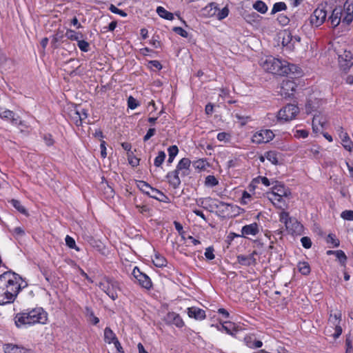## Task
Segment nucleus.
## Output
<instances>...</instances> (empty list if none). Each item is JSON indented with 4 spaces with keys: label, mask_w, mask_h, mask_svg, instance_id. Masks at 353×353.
I'll use <instances>...</instances> for the list:
<instances>
[{
    "label": "nucleus",
    "mask_w": 353,
    "mask_h": 353,
    "mask_svg": "<svg viewBox=\"0 0 353 353\" xmlns=\"http://www.w3.org/2000/svg\"><path fill=\"white\" fill-rule=\"evenodd\" d=\"M252 195L248 191H243L242 193V197L241 199V203L242 205H246L251 201Z\"/></svg>",
    "instance_id": "52"
},
{
    "label": "nucleus",
    "mask_w": 353,
    "mask_h": 353,
    "mask_svg": "<svg viewBox=\"0 0 353 353\" xmlns=\"http://www.w3.org/2000/svg\"><path fill=\"white\" fill-rule=\"evenodd\" d=\"M341 217L344 220L353 221V210H345L342 212Z\"/></svg>",
    "instance_id": "55"
},
{
    "label": "nucleus",
    "mask_w": 353,
    "mask_h": 353,
    "mask_svg": "<svg viewBox=\"0 0 353 353\" xmlns=\"http://www.w3.org/2000/svg\"><path fill=\"white\" fill-rule=\"evenodd\" d=\"M208 165L207 161L204 159H200L192 162V166L196 170H203Z\"/></svg>",
    "instance_id": "36"
},
{
    "label": "nucleus",
    "mask_w": 353,
    "mask_h": 353,
    "mask_svg": "<svg viewBox=\"0 0 353 353\" xmlns=\"http://www.w3.org/2000/svg\"><path fill=\"white\" fill-rule=\"evenodd\" d=\"M11 232L15 238H19L25 235L24 230L21 227L14 228Z\"/></svg>",
    "instance_id": "56"
},
{
    "label": "nucleus",
    "mask_w": 353,
    "mask_h": 353,
    "mask_svg": "<svg viewBox=\"0 0 353 353\" xmlns=\"http://www.w3.org/2000/svg\"><path fill=\"white\" fill-rule=\"evenodd\" d=\"M322 103V100L317 99H314V100H312V99H310L305 104V108L307 110H316L319 108H322L321 105Z\"/></svg>",
    "instance_id": "29"
},
{
    "label": "nucleus",
    "mask_w": 353,
    "mask_h": 353,
    "mask_svg": "<svg viewBox=\"0 0 353 353\" xmlns=\"http://www.w3.org/2000/svg\"><path fill=\"white\" fill-rule=\"evenodd\" d=\"M254 341L255 339L252 336L248 335L244 337V343L250 348L254 349Z\"/></svg>",
    "instance_id": "59"
},
{
    "label": "nucleus",
    "mask_w": 353,
    "mask_h": 353,
    "mask_svg": "<svg viewBox=\"0 0 353 353\" xmlns=\"http://www.w3.org/2000/svg\"><path fill=\"white\" fill-rule=\"evenodd\" d=\"M265 157L274 165L279 163L277 153L275 151H268L265 152Z\"/></svg>",
    "instance_id": "40"
},
{
    "label": "nucleus",
    "mask_w": 353,
    "mask_h": 353,
    "mask_svg": "<svg viewBox=\"0 0 353 353\" xmlns=\"http://www.w3.org/2000/svg\"><path fill=\"white\" fill-rule=\"evenodd\" d=\"M279 221L285 225L286 228L292 229L290 224L293 221L288 212L284 211L281 212L279 214Z\"/></svg>",
    "instance_id": "30"
},
{
    "label": "nucleus",
    "mask_w": 353,
    "mask_h": 353,
    "mask_svg": "<svg viewBox=\"0 0 353 353\" xmlns=\"http://www.w3.org/2000/svg\"><path fill=\"white\" fill-rule=\"evenodd\" d=\"M339 61H341L342 60L347 62L346 65L350 66L353 63V59L351 54L350 52L345 51L343 54L339 55Z\"/></svg>",
    "instance_id": "45"
},
{
    "label": "nucleus",
    "mask_w": 353,
    "mask_h": 353,
    "mask_svg": "<svg viewBox=\"0 0 353 353\" xmlns=\"http://www.w3.org/2000/svg\"><path fill=\"white\" fill-rule=\"evenodd\" d=\"M179 175L181 176V172L176 168L174 171L169 172L166 175L169 184L175 189L181 185Z\"/></svg>",
    "instance_id": "15"
},
{
    "label": "nucleus",
    "mask_w": 353,
    "mask_h": 353,
    "mask_svg": "<svg viewBox=\"0 0 353 353\" xmlns=\"http://www.w3.org/2000/svg\"><path fill=\"white\" fill-rule=\"evenodd\" d=\"M164 321L168 325H174L177 327H182L184 322L180 315L174 312H168L164 318Z\"/></svg>",
    "instance_id": "12"
},
{
    "label": "nucleus",
    "mask_w": 353,
    "mask_h": 353,
    "mask_svg": "<svg viewBox=\"0 0 353 353\" xmlns=\"http://www.w3.org/2000/svg\"><path fill=\"white\" fill-rule=\"evenodd\" d=\"M219 10L218 6L216 3L212 2L209 3L201 10V14L205 17H212L216 16Z\"/></svg>",
    "instance_id": "20"
},
{
    "label": "nucleus",
    "mask_w": 353,
    "mask_h": 353,
    "mask_svg": "<svg viewBox=\"0 0 353 353\" xmlns=\"http://www.w3.org/2000/svg\"><path fill=\"white\" fill-rule=\"evenodd\" d=\"M9 202L19 212H21L23 214L28 215V211L26 210V208L23 205H22V204L19 200L13 199H11Z\"/></svg>",
    "instance_id": "33"
},
{
    "label": "nucleus",
    "mask_w": 353,
    "mask_h": 353,
    "mask_svg": "<svg viewBox=\"0 0 353 353\" xmlns=\"http://www.w3.org/2000/svg\"><path fill=\"white\" fill-rule=\"evenodd\" d=\"M216 138L219 141L229 143L231 140V135L229 133L222 132L218 133Z\"/></svg>",
    "instance_id": "49"
},
{
    "label": "nucleus",
    "mask_w": 353,
    "mask_h": 353,
    "mask_svg": "<svg viewBox=\"0 0 353 353\" xmlns=\"http://www.w3.org/2000/svg\"><path fill=\"white\" fill-rule=\"evenodd\" d=\"M8 65V68L10 65H13L12 60L8 59L3 54L0 53V68L6 69V65Z\"/></svg>",
    "instance_id": "43"
},
{
    "label": "nucleus",
    "mask_w": 353,
    "mask_h": 353,
    "mask_svg": "<svg viewBox=\"0 0 353 353\" xmlns=\"http://www.w3.org/2000/svg\"><path fill=\"white\" fill-rule=\"evenodd\" d=\"M335 256L338 259L341 265L345 268L347 256L345 252L341 250H335Z\"/></svg>",
    "instance_id": "37"
},
{
    "label": "nucleus",
    "mask_w": 353,
    "mask_h": 353,
    "mask_svg": "<svg viewBox=\"0 0 353 353\" xmlns=\"http://www.w3.org/2000/svg\"><path fill=\"white\" fill-rule=\"evenodd\" d=\"M168 152L169 155L168 162L171 163L179 152L178 147L175 145H171L168 148Z\"/></svg>",
    "instance_id": "39"
},
{
    "label": "nucleus",
    "mask_w": 353,
    "mask_h": 353,
    "mask_svg": "<svg viewBox=\"0 0 353 353\" xmlns=\"http://www.w3.org/2000/svg\"><path fill=\"white\" fill-rule=\"evenodd\" d=\"M14 320L18 328H27L37 323L46 324L48 314L42 307H35L17 313Z\"/></svg>",
    "instance_id": "2"
},
{
    "label": "nucleus",
    "mask_w": 353,
    "mask_h": 353,
    "mask_svg": "<svg viewBox=\"0 0 353 353\" xmlns=\"http://www.w3.org/2000/svg\"><path fill=\"white\" fill-rule=\"evenodd\" d=\"M229 14V9L227 6L224 7L222 10H218L216 17L219 20H222L227 17Z\"/></svg>",
    "instance_id": "50"
},
{
    "label": "nucleus",
    "mask_w": 353,
    "mask_h": 353,
    "mask_svg": "<svg viewBox=\"0 0 353 353\" xmlns=\"http://www.w3.org/2000/svg\"><path fill=\"white\" fill-rule=\"evenodd\" d=\"M77 42H78V47L79 48V49L81 51L85 52L89 51L90 45H89L88 42H87L85 40H82L81 39H79V41H77Z\"/></svg>",
    "instance_id": "51"
},
{
    "label": "nucleus",
    "mask_w": 353,
    "mask_h": 353,
    "mask_svg": "<svg viewBox=\"0 0 353 353\" xmlns=\"http://www.w3.org/2000/svg\"><path fill=\"white\" fill-rule=\"evenodd\" d=\"M327 123L326 119L323 117L321 112L314 115L312 119V129L314 132H318L321 128H324Z\"/></svg>",
    "instance_id": "17"
},
{
    "label": "nucleus",
    "mask_w": 353,
    "mask_h": 353,
    "mask_svg": "<svg viewBox=\"0 0 353 353\" xmlns=\"http://www.w3.org/2000/svg\"><path fill=\"white\" fill-rule=\"evenodd\" d=\"M301 243L303 248L309 249L312 246V241L308 236H303L301 239Z\"/></svg>",
    "instance_id": "60"
},
{
    "label": "nucleus",
    "mask_w": 353,
    "mask_h": 353,
    "mask_svg": "<svg viewBox=\"0 0 353 353\" xmlns=\"http://www.w3.org/2000/svg\"><path fill=\"white\" fill-rule=\"evenodd\" d=\"M188 314L189 317L193 318L198 321H202L206 317L205 310L197 307H188Z\"/></svg>",
    "instance_id": "19"
},
{
    "label": "nucleus",
    "mask_w": 353,
    "mask_h": 353,
    "mask_svg": "<svg viewBox=\"0 0 353 353\" xmlns=\"http://www.w3.org/2000/svg\"><path fill=\"white\" fill-rule=\"evenodd\" d=\"M166 154L164 151H159L158 156L154 159V164L156 167H160L165 161Z\"/></svg>",
    "instance_id": "46"
},
{
    "label": "nucleus",
    "mask_w": 353,
    "mask_h": 353,
    "mask_svg": "<svg viewBox=\"0 0 353 353\" xmlns=\"http://www.w3.org/2000/svg\"><path fill=\"white\" fill-rule=\"evenodd\" d=\"M274 134L270 130H261L254 134L252 138L253 143L256 144L268 143L273 139Z\"/></svg>",
    "instance_id": "8"
},
{
    "label": "nucleus",
    "mask_w": 353,
    "mask_h": 353,
    "mask_svg": "<svg viewBox=\"0 0 353 353\" xmlns=\"http://www.w3.org/2000/svg\"><path fill=\"white\" fill-rule=\"evenodd\" d=\"M272 192L268 194H274L275 195H279V196H285L288 197L291 192L290 190L281 183L276 182V184L272 187Z\"/></svg>",
    "instance_id": "16"
},
{
    "label": "nucleus",
    "mask_w": 353,
    "mask_h": 353,
    "mask_svg": "<svg viewBox=\"0 0 353 353\" xmlns=\"http://www.w3.org/2000/svg\"><path fill=\"white\" fill-rule=\"evenodd\" d=\"M85 314L88 320L93 325H97L99 323V319L94 315V311L90 307L86 306L85 307Z\"/></svg>",
    "instance_id": "28"
},
{
    "label": "nucleus",
    "mask_w": 353,
    "mask_h": 353,
    "mask_svg": "<svg viewBox=\"0 0 353 353\" xmlns=\"http://www.w3.org/2000/svg\"><path fill=\"white\" fill-rule=\"evenodd\" d=\"M292 221H293L290 224L292 229L286 228V230L292 234L300 231L303 227L302 225L298 222L296 219H292Z\"/></svg>",
    "instance_id": "44"
},
{
    "label": "nucleus",
    "mask_w": 353,
    "mask_h": 353,
    "mask_svg": "<svg viewBox=\"0 0 353 353\" xmlns=\"http://www.w3.org/2000/svg\"><path fill=\"white\" fill-rule=\"evenodd\" d=\"M64 36L65 34H63V32L60 30H58L54 34L51 41V44L52 45L54 48H57L58 47L57 46V43L61 41L63 39Z\"/></svg>",
    "instance_id": "41"
},
{
    "label": "nucleus",
    "mask_w": 353,
    "mask_h": 353,
    "mask_svg": "<svg viewBox=\"0 0 353 353\" xmlns=\"http://www.w3.org/2000/svg\"><path fill=\"white\" fill-rule=\"evenodd\" d=\"M259 232V225L256 223H252L244 225L241 229V234L236 236H245L247 235L255 236Z\"/></svg>",
    "instance_id": "18"
},
{
    "label": "nucleus",
    "mask_w": 353,
    "mask_h": 353,
    "mask_svg": "<svg viewBox=\"0 0 353 353\" xmlns=\"http://www.w3.org/2000/svg\"><path fill=\"white\" fill-rule=\"evenodd\" d=\"M269 200L278 208H283L286 205V202L284 199L285 196H279L274 194H268Z\"/></svg>",
    "instance_id": "24"
},
{
    "label": "nucleus",
    "mask_w": 353,
    "mask_h": 353,
    "mask_svg": "<svg viewBox=\"0 0 353 353\" xmlns=\"http://www.w3.org/2000/svg\"><path fill=\"white\" fill-rule=\"evenodd\" d=\"M63 116L68 119L70 123H72L77 126L81 125L83 121V117L80 112H64Z\"/></svg>",
    "instance_id": "13"
},
{
    "label": "nucleus",
    "mask_w": 353,
    "mask_h": 353,
    "mask_svg": "<svg viewBox=\"0 0 353 353\" xmlns=\"http://www.w3.org/2000/svg\"><path fill=\"white\" fill-rule=\"evenodd\" d=\"M104 339L106 343L110 344L115 341L117 338L110 327H105L104 330Z\"/></svg>",
    "instance_id": "31"
},
{
    "label": "nucleus",
    "mask_w": 353,
    "mask_h": 353,
    "mask_svg": "<svg viewBox=\"0 0 353 353\" xmlns=\"http://www.w3.org/2000/svg\"><path fill=\"white\" fill-rule=\"evenodd\" d=\"M298 270L303 275H308L310 273V266L307 262H299L297 265Z\"/></svg>",
    "instance_id": "34"
},
{
    "label": "nucleus",
    "mask_w": 353,
    "mask_h": 353,
    "mask_svg": "<svg viewBox=\"0 0 353 353\" xmlns=\"http://www.w3.org/2000/svg\"><path fill=\"white\" fill-rule=\"evenodd\" d=\"M232 117L236 119V122H238L241 126H244L252 121L251 116L246 114L245 112H237L233 114Z\"/></svg>",
    "instance_id": "23"
},
{
    "label": "nucleus",
    "mask_w": 353,
    "mask_h": 353,
    "mask_svg": "<svg viewBox=\"0 0 353 353\" xmlns=\"http://www.w3.org/2000/svg\"><path fill=\"white\" fill-rule=\"evenodd\" d=\"M190 164L191 161L188 158H183L179 161L176 168L181 172V176L184 177L190 174Z\"/></svg>",
    "instance_id": "14"
},
{
    "label": "nucleus",
    "mask_w": 353,
    "mask_h": 353,
    "mask_svg": "<svg viewBox=\"0 0 353 353\" xmlns=\"http://www.w3.org/2000/svg\"><path fill=\"white\" fill-rule=\"evenodd\" d=\"M0 118L12 125L27 127L25 122L20 119L15 112H0Z\"/></svg>",
    "instance_id": "10"
},
{
    "label": "nucleus",
    "mask_w": 353,
    "mask_h": 353,
    "mask_svg": "<svg viewBox=\"0 0 353 353\" xmlns=\"http://www.w3.org/2000/svg\"><path fill=\"white\" fill-rule=\"evenodd\" d=\"M3 351L4 353H27L28 350L25 347L12 344V343H7L3 345Z\"/></svg>",
    "instance_id": "22"
},
{
    "label": "nucleus",
    "mask_w": 353,
    "mask_h": 353,
    "mask_svg": "<svg viewBox=\"0 0 353 353\" xmlns=\"http://www.w3.org/2000/svg\"><path fill=\"white\" fill-rule=\"evenodd\" d=\"M219 183L218 180L214 175H208L205 177V185L210 187H214Z\"/></svg>",
    "instance_id": "48"
},
{
    "label": "nucleus",
    "mask_w": 353,
    "mask_h": 353,
    "mask_svg": "<svg viewBox=\"0 0 353 353\" xmlns=\"http://www.w3.org/2000/svg\"><path fill=\"white\" fill-rule=\"evenodd\" d=\"M128 106L132 110L135 109L139 106V102L133 97L130 96L128 99Z\"/></svg>",
    "instance_id": "54"
},
{
    "label": "nucleus",
    "mask_w": 353,
    "mask_h": 353,
    "mask_svg": "<svg viewBox=\"0 0 353 353\" xmlns=\"http://www.w3.org/2000/svg\"><path fill=\"white\" fill-rule=\"evenodd\" d=\"M296 88V83L290 80H283L279 91L281 96L287 98L292 96Z\"/></svg>",
    "instance_id": "11"
},
{
    "label": "nucleus",
    "mask_w": 353,
    "mask_h": 353,
    "mask_svg": "<svg viewBox=\"0 0 353 353\" xmlns=\"http://www.w3.org/2000/svg\"><path fill=\"white\" fill-rule=\"evenodd\" d=\"M339 137L341 139L342 145L345 150L351 152L353 149V143L350 139L347 132L341 131L339 134Z\"/></svg>",
    "instance_id": "25"
},
{
    "label": "nucleus",
    "mask_w": 353,
    "mask_h": 353,
    "mask_svg": "<svg viewBox=\"0 0 353 353\" xmlns=\"http://www.w3.org/2000/svg\"><path fill=\"white\" fill-rule=\"evenodd\" d=\"M65 243L70 248L72 249H75L76 250H79V249L76 247L75 241L74 239L68 235L65 237Z\"/></svg>",
    "instance_id": "58"
},
{
    "label": "nucleus",
    "mask_w": 353,
    "mask_h": 353,
    "mask_svg": "<svg viewBox=\"0 0 353 353\" xmlns=\"http://www.w3.org/2000/svg\"><path fill=\"white\" fill-rule=\"evenodd\" d=\"M225 206H221V209L219 210V211L221 214H229L230 210L233 208L234 207H235L234 205H233L232 204L227 203H225Z\"/></svg>",
    "instance_id": "64"
},
{
    "label": "nucleus",
    "mask_w": 353,
    "mask_h": 353,
    "mask_svg": "<svg viewBox=\"0 0 353 353\" xmlns=\"http://www.w3.org/2000/svg\"><path fill=\"white\" fill-rule=\"evenodd\" d=\"M287 6L284 2H278L274 4L271 11V14H274L278 12L285 10Z\"/></svg>",
    "instance_id": "47"
},
{
    "label": "nucleus",
    "mask_w": 353,
    "mask_h": 353,
    "mask_svg": "<svg viewBox=\"0 0 353 353\" xmlns=\"http://www.w3.org/2000/svg\"><path fill=\"white\" fill-rule=\"evenodd\" d=\"M172 30L177 34H179L184 38H187L188 37V33L187 31H185L181 27H174Z\"/></svg>",
    "instance_id": "62"
},
{
    "label": "nucleus",
    "mask_w": 353,
    "mask_h": 353,
    "mask_svg": "<svg viewBox=\"0 0 353 353\" xmlns=\"http://www.w3.org/2000/svg\"><path fill=\"white\" fill-rule=\"evenodd\" d=\"M132 274L142 288L147 290L152 288V283L150 278L146 274L141 272L138 267L134 268Z\"/></svg>",
    "instance_id": "7"
},
{
    "label": "nucleus",
    "mask_w": 353,
    "mask_h": 353,
    "mask_svg": "<svg viewBox=\"0 0 353 353\" xmlns=\"http://www.w3.org/2000/svg\"><path fill=\"white\" fill-rule=\"evenodd\" d=\"M99 286L113 301L118 298L117 292L119 290L118 281L105 277L99 283Z\"/></svg>",
    "instance_id": "5"
},
{
    "label": "nucleus",
    "mask_w": 353,
    "mask_h": 353,
    "mask_svg": "<svg viewBox=\"0 0 353 353\" xmlns=\"http://www.w3.org/2000/svg\"><path fill=\"white\" fill-rule=\"evenodd\" d=\"M287 112H277L276 113L269 112L267 114L268 119L272 120L273 123H284L294 119L296 116V112H290V114H286Z\"/></svg>",
    "instance_id": "6"
},
{
    "label": "nucleus",
    "mask_w": 353,
    "mask_h": 353,
    "mask_svg": "<svg viewBox=\"0 0 353 353\" xmlns=\"http://www.w3.org/2000/svg\"><path fill=\"white\" fill-rule=\"evenodd\" d=\"M137 188L144 194L160 202L165 203H170L169 197L161 191L152 188L149 183L143 181H137Z\"/></svg>",
    "instance_id": "4"
},
{
    "label": "nucleus",
    "mask_w": 353,
    "mask_h": 353,
    "mask_svg": "<svg viewBox=\"0 0 353 353\" xmlns=\"http://www.w3.org/2000/svg\"><path fill=\"white\" fill-rule=\"evenodd\" d=\"M327 12L323 8H316L310 17V22L312 26L316 28L321 26L325 21Z\"/></svg>",
    "instance_id": "9"
},
{
    "label": "nucleus",
    "mask_w": 353,
    "mask_h": 353,
    "mask_svg": "<svg viewBox=\"0 0 353 353\" xmlns=\"http://www.w3.org/2000/svg\"><path fill=\"white\" fill-rule=\"evenodd\" d=\"M206 200H208L209 201H210V204H209V207L210 208H216L217 210H219L221 209V206H225V202L223 201H221L218 199H212L211 197H207L206 198Z\"/></svg>",
    "instance_id": "42"
},
{
    "label": "nucleus",
    "mask_w": 353,
    "mask_h": 353,
    "mask_svg": "<svg viewBox=\"0 0 353 353\" xmlns=\"http://www.w3.org/2000/svg\"><path fill=\"white\" fill-rule=\"evenodd\" d=\"M237 261L242 265L249 266L254 263L255 259L251 254L248 256L241 254L237 256Z\"/></svg>",
    "instance_id": "27"
},
{
    "label": "nucleus",
    "mask_w": 353,
    "mask_h": 353,
    "mask_svg": "<svg viewBox=\"0 0 353 353\" xmlns=\"http://www.w3.org/2000/svg\"><path fill=\"white\" fill-rule=\"evenodd\" d=\"M22 278L9 270L0 274V305L12 303L21 290L20 281Z\"/></svg>",
    "instance_id": "1"
},
{
    "label": "nucleus",
    "mask_w": 353,
    "mask_h": 353,
    "mask_svg": "<svg viewBox=\"0 0 353 353\" xmlns=\"http://www.w3.org/2000/svg\"><path fill=\"white\" fill-rule=\"evenodd\" d=\"M109 10L114 13V14H119L121 15V17H125L127 16V14L122 10H120L119 8H117L113 4H111L110 6V8Z\"/></svg>",
    "instance_id": "61"
},
{
    "label": "nucleus",
    "mask_w": 353,
    "mask_h": 353,
    "mask_svg": "<svg viewBox=\"0 0 353 353\" xmlns=\"http://www.w3.org/2000/svg\"><path fill=\"white\" fill-rule=\"evenodd\" d=\"M65 37L72 41H79V39L83 37V34L80 32H77L72 30H67Z\"/></svg>",
    "instance_id": "35"
},
{
    "label": "nucleus",
    "mask_w": 353,
    "mask_h": 353,
    "mask_svg": "<svg viewBox=\"0 0 353 353\" xmlns=\"http://www.w3.org/2000/svg\"><path fill=\"white\" fill-rule=\"evenodd\" d=\"M327 243L332 244L334 247H338L340 244L339 240L335 237L334 234H330L327 236Z\"/></svg>",
    "instance_id": "53"
},
{
    "label": "nucleus",
    "mask_w": 353,
    "mask_h": 353,
    "mask_svg": "<svg viewBox=\"0 0 353 353\" xmlns=\"http://www.w3.org/2000/svg\"><path fill=\"white\" fill-rule=\"evenodd\" d=\"M152 260L153 264L158 268H163L167 265L166 259L158 252L154 253V256L152 257Z\"/></svg>",
    "instance_id": "26"
},
{
    "label": "nucleus",
    "mask_w": 353,
    "mask_h": 353,
    "mask_svg": "<svg viewBox=\"0 0 353 353\" xmlns=\"http://www.w3.org/2000/svg\"><path fill=\"white\" fill-rule=\"evenodd\" d=\"M157 12L161 18L172 20L174 19V15L172 12L167 11L164 8L161 6H159L157 8Z\"/></svg>",
    "instance_id": "32"
},
{
    "label": "nucleus",
    "mask_w": 353,
    "mask_h": 353,
    "mask_svg": "<svg viewBox=\"0 0 353 353\" xmlns=\"http://www.w3.org/2000/svg\"><path fill=\"white\" fill-rule=\"evenodd\" d=\"M253 8L254 9H255L256 11L261 14H265L268 10V6H266V4L263 1L260 0L256 1L253 4Z\"/></svg>",
    "instance_id": "38"
},
{
    "label": "nucleus",
    "mask_w": 353,
    "mask_h": 353,
    "mask_svg": "<svg viewBox=\"0 0 353 353\" xmlns=\"http://www.w3.org/2000/svg\"><path fill=\"white\" fill-rule=\"evenodd\" d=\"M216 327L219 331H221V332L225 331L227 334H230V335L234 334L233 332L231 331V327H228V325H226L225 324L217 325H216Z\"/></svg>",
    "instance_id": "63"
},
{
    "label": "nucleus",
    "mask_w": 353,
    "mask_h": 353,
    "mask_svg": "<svg viewBox=\"0 0 353 353\" xmlns=\"http://www.w3.org/2000/svg\"><path fill=\"white\" fill-rule=\"evenodd\" d=\"M261 67L267 72L276 75H285L292 71V67L285 61L273 57H268L265 59L261 60Z\"/></svg>",
    "instance_id": "3"
},
{
    "label": "nucleus",
    "mask_w": 353,
    "mask_h": 353,
    "mask_svg": "<svg viewBox=\"0 0 353 353\" xmlns=\"http://www.w3.org/2000/svg\"><path fill=\"white\" fill-rule=\"evenodd\" d=\"M343 12L341 8H335L331 16L329 17V20L333 28L338 26L341 21Z\"/></svg>",
    "instance_id": "21"
},
{
    "label": "nucleus",
    "mask_w": 353,
    "mask_h": 353,
    "mask_svg": "<svg viewBox=\"0 0 353 353\" xmlns=\"http://www.w3.org/2000/svg\"><path fill=\"white\" fill-rule=\"evenodd\" d=\"M204 255L205 258L208 260H212L215 258V255L214 254V248L212 246H210L205 249Z\"/></svg>",
    "instance_id": "57"
}]
</instances>
